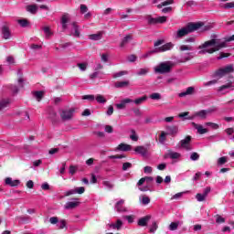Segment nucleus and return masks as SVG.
Masks as SVG:
<instances>
[{"label": "nucleus", "instance_id": "nucleus-1", "mask_svg": "<svg viewBox=\"0 0 234 234\" xmlns=\"http://www.w3.org/2000/svg\"><path fill=\"white\" fill-rule=\"evenodd\" d=\"M229 41H234V35L231 37H225V41L220 42V39L212 38L210 40L206 41L205 43L198 46V54H214V52H218V50L222 48H226V43H229Z\"/></svg>", "mask_w": 234, "mask_h": 234}, {"label": "nucleus", "instance_id": "nucleus-2", "mask_svg": "<svg viewBox=\"0 0 234 234\" xmlns=\"http://www.w3.org/2000/svg\"><path fill=\"white\" fill-rule=\"evenodd\" d=\"M211 27L205 26L204 22H189L186 27L177 30L176 37L181 39V37H185L189 34H193V32H197V30H200L201 32H206V30H209Z\"/></svg>", "mask_w": 234, "mask_h": 234}, {"label": "nucleus", "instance_id": "nucleus-3", "mask_svg": "<svg viewBox=\"0 0 234 234\" xmlns=\"http://www.w3.org/2000/svg\"><path fill=\"white\" fill-rule=\"evenodd\" d=\"M164 43H165V40L164 39H158L157 41H155L154 43V50L150 51V54L167 52L168 50H171L175 47V44L172 42H168L165 45ZM160 45H163V46L160 47Z\"/></svg>", "mask_w": 234, "mask_h": 234}, {"label": "nucleus", "instance_id": "nucleus-4", "mask_svg": "<svg viewBox=\"0 0 234 234\" xmlns=\"http://www.w3.org/2000/svg\"><path fill=\"white\" fill-rule=\"evenodd\" d=\"M175 67V64L171 62H162L154 69V72L157 74H169L171 69Z\"/></svg>", "mask_w": 234, "mask_h": 234}, {"label": "nucleus", "instance_id": "nucleus-5", "mask_svg": "<svg viewBox=\"0 0 234 234\" xmlns=\"http://www.w3.org/2000/svg\"><path fill=\"white\" fill-rule=\"evenodd\" d=\"M234 72V67L233 64H229L225 66L224 68H220L218 70L214 72V78H224L226 74H231Z\"/></svg>", "mask_w": 234, "mask_h": 234}, {"label": "nucleus", "instance_id": "nucleus-6", "mask_svg": "<svg viewBox=\"0 0 234 234\" xmlns=\"http://www.w3.org/2000/svg\"><path fill=\"white\" fill-rule=\"evenodd\" d=\"M164 23H167V16L148 17V25H164Z\"/></svg>", "mask_w": 234, "mask_h": 234}, {"label": "nucleus", "instance_id": "nucleus-7", "mask_svg": "<svg viewBox=\"0 0 234 234\" xmlns=\"http://www.w3.org/2000/svg\"><path fill=\"white\" fill-rule=\"evenodd\" d=\"M74 108H71L69 110H63L60 113V118L64 122H67L69 120H72V116H74Z\"/></svg>", "mask_w": 234, "mask_h": 234}, {"label": "nucleus", "instance_id": "nucleus-8", "mask_svg": "<svg viewBox=\"0 0 234 234\" xmlns=\"http://www.w3.org/2000/svg\"><path fill=\"white\" fill-rule=\"evenodd\" d=\"M181 147L186 149V151H191L193 147H191V135H187L185 139L180 142Z\"/></svg>", "mask_w": 234, "mask_h": 234}, {"label": "nucleus", "instance_id": "nucleus-9", "mask_svg": "<svg viewBox=\"0 0 234 234\" xmlns=\"http://www.w3.org/2000/svg\"><path fill=\"white\" fill-rule=\"evenodd\" d=\"M5 184L6 186H10V187H17L21 184V181L18 179L12 180V177H7L5 178Z\"/></svg>", "mask_w": 234, "mask_h": 234}, {"label": "nucleus", "instance_id": "nucleus-10", "mask_svg": "<svg viewBox=\"0 0 234 234\" xmlns=\"http://www.w3.org/2000/svg\"><path fill=\"white\" fill-rule=\"evenodd\" d=\"M127 103H133V100L126 98V99L121 101V103L115 104V106L117 107V109L122 110V109H125V107H127Z\"/></svg>", "mask_w": 234, "mask_h": 234}, {"label": "nucleus", "instance_id": "nucleus-11", "mask_svg": "<svg viewBox=\"0 0 234 234\" xmlns=\"http://www.w3.org/2000/svg\"><path fill=\"white\" fill-rule=\"evenodd\" d=\"M2 34H3V37L5 39H10L12 34L10 32V27H8V26H3L2 27Z\"/></svg>", "mask_w": 234, "mask_h": 234}, {"label": "nucleus", "instance_id": "nucleus-12", "mask_svg": "<svg viewBox=\"0 0 234 234\" xmlns=\"http://www.w3.org/2000/svg\"><path fill=\"white\" fill-rule=\"evenodd\" d=\"M134 151L135 153H138V154H142V156H146L149 149H147L145 146H136Z\"/></svg>", "mask_w": 234, "mask_h": 234}, {"label": "nucleus", "instance_id": "nucleus-13", "mask_svg": "<svg viewBox=\"0 0 234 234\" xmlns=\"http://www.w3.org/2000/svg\"><path fill=\"white\" fill-rule=\"evenodd\" d=\"M207 114H211L210 110H201L196 113V116H198L201 120H206V118H207Z\"/></svg>", "mask_w": 234, "mask_h": 234}, {"label": "nucleus", "instance_id": "nucleus-14", "mask_svg": "<svg viewBox=\"0 0 234 234\" xmlns=\"http://www.w3.org/2000/svg\"><path fill=\"white\" fill-rule=\"evenodd\" d=\"M131 41H133V35H126V36L122 38V42H121V44H120V47H121L122 48H123V47H125L128 43H131Z\"/></svg>", "mask_w": 234, "mask_h": 234}, {"label": "nucleus", "instance_id": "nucleus-15", "mask_svg": "<svg viewBox=\"0 0 234 234\" xmlns=\"http://www.w3.org/2000/svg\"><path fill=\"white\" fill-rule=\"evenodd\" d=\"M192 125H193V127H195V129H197V131L199 134H206V133H207V129L204 128L200 124H197L196 122H192Z\"/></svg>", "mask_w": 234, "mask_h": 234}, {"label": "nucleus", "instance_id": "nucleus-16", "mask_svg": "<svg viewBox=\"0 0 234 234\" xmlns=\"http://www.w3.org/2000/svg\"><path fill=\"white\" fill-rule=\"evenodd\" d=\"M123 204H125V200L123 199H121L116 203L115 209H117L119 213L125 211V207H123Z\"/></svg>", "mask_w": 234, "mask_h": 234}, {"label": "nucleus", "instance_id": "nucleus-17", "mask_svg": "<svg viewBox=\"0 0 234 234\" xmlns=\"http://www.w3.org/2000/svg\"><path fill=\"white\" fill-rule=\"evenodd\" d=\"M131 149H133V146H131V144H123V143L120 144L117 146L118 151L127 152V151H131Z\"/></svg>", "mask_w": 234, "mask_h": 234}, {"label": "nucleus", "instance_id": "nucleus-18", "mask_svg": "<svg viewBox=\"0 0 234 234\" xmlns=\"http://www.w3.org/2000/svg\"><path fill=\"white\" fill-rule=\"evenodd\" d=\"M151 220V216H145L138 220V226L145 227L147 223Z\"/></svg>", "mask_w": 234, "mask_h": 234}, {"label": "nucleus", "instance_id": "nucleus-19", "mask_svg": "<svg viewBox=\"0 0 234 234\" xmlns=\"http://www.w3.org/2000/svg\"><path fill=\"white\" fill-rule=\"evenodd\" d=\"M101 37H103L102 32L91 34L89 36V39H91L92 41H100V39H101Z\"/></svg>", "mask_w": 234, "mask_h": 234}, {"label": "nucleus", "instance_id": "nucleus-20", "mask_svg": "<svg viewBox=\"0 0 234 234\" xmlns=\"http://www.w3.org/2000/svg\"><path fill=\"white\" fill-rule=\"evenodd\" d=\"M195 92V87H188L186 91L179 93L180 98H184V96H189Z\"/></svg>", "mask_w": 234, "mask_h": 234}, {"label": "nucleus", "instance_id": "nucleus-21", "mask_svg": "<svg viewBox=\"0 0 234 234\" xmlns=\"http://www.w3.org/2000/svg\"><path fill=\"white\" fill-rule=\"evenodd\" d=\"M10 105V99H3L0 101V111H5Z\"/></svg>", "mask_w": 234, "mask_h": 234}, {"label": "nucleus", "instance_id": "nucleus-22", "mask_svg": "<svg viewBox=\"0 0 234 234\" xmlns=\"http://www.w3.org/2000/svg\"><path fill=\"white\" fill-rule=\"evenodd\" d=\"M27 12L36 15L37 14V5H29L26 7Z\"/></svg>", "mask_w": 234, "mask_h": 234}, {"label": "nucleus", "instance_id": "nucleus-23", "mask_svg": "<svg viewBox=\"0 0 234 234\" xmlns=\"http://www.w3.org/2000/svg\"><path fill=\"white\" fill-rule=\"evenodd\" d=\"M122 226H123V221H122V219H117L116 224L112 223L109 225V227L113 229H122Z\"/></svg>", "mask_w": 234, "mask_h": 234}, {"label": "nucleus", "instance_id": "nucleus-24", "mask_svg": "<svg viewBox=\"0 0 234 234\" xmlns=\"http://www.w3.org/2000/svg\"><path fill=\"white\" fill-rule=\"evenodd\" d=\"M80 206V202H67L65 205V209H74L75 207H78Z\"/></svg>", "mask_w": 234, "mask_h": 234}, {"label": "nucleus", "instance_id": "nucleus-25", "mask_svg": "<svg viewBox=\"0 0 234 234\" xmlns=\"http://www.w3.org/2000/svg\"><path fill=\"white\" fill-rule=\"evenodd\" d=\"M18 25L22 27V28H27V27H30V22L27 18L18 19L17 20Z\"/></svg>", "mask_w": 234, "mask_h": 234}, {"label": "nucleus", "instance_id": "nucleus-26", "mask_svg": "<svg viewBox=\"0 0 234 234\" xmlns=\"http://www.w3.org/2000/svg\"><path fill=\"white\" fill-rule=\"evenodd\" d=\"M33 96L34 98H36L37 101H40L41 100H43V97L45 96V91H34Z\"/></svg>", "mask_w": 234, "mask_h": 234}, {"label": "nucleus", "instance_id": "nucleus-27", "mask_svg": "<svg viewBox=\"0 0 234 234\" xmlns=\"http://www.w3.org/2000/svg\"><path fill=\"white\" fill-rule=\"evenodd\" d=\"M115 87L116 89H123V87H129V81L128 80L117 81L115 82Z\"/></svg>", "mask_w": 234, "mask_h": 234}, {"label": "nucleus", "instance_id": "nucleus-28", "mask_svg": "<svg viewBox=\"0 0 234 234\" xmlns=\"http://www.w3.org/2000/svg\"><path fill=\"white\" fill-rule=\"evenodd\" d=\"M233 82L229 80L227 84H224L218 88V90L222 92V90H226V89H232Z\"/></svg>", "mask_w": 234, "mask_h": 234}, {"label": "nucleus", "instance_id": "nucleus-29", "mask_svg": "<svg viewBox=\"0 0 234 234\" xmlns=\"http://www.w3.org/2000/svg\"><path fill=\"white\" fill-rule=\"evenodd\" d=\"M144 101H147V97L146 95L141 97V98H138V99H135L133 101V102L135 103V105H142V103H144Z\"/></svg>", "mask_w": 234, "mask_h": 234}, {"label": "nucleus", "instance_id": "nucleus-30", "mask_svg": "<svg viewBox=\"0 0 234 234\" xmlns=\"http://www.w3.org/2000/svg\"><path fill=\"white\" fill-rule=\"evenodd\" d=\"M97 103H107V99L101 94H98L95 98Z\"/></svg>", "mask_w": 234, "mask_h": 234}, {"label": "nucleus", "instance_id": "nucleus-31", "mask_svg": "<svg viewBox=\"0 0 234 234\" xmlns=\"http://www.w3.org/2000/svg\"><path fill=\"white\" fill-rule=\"evenodd\" d=\"M178 226H180V221L172 222V223L169 225V229H170V231H176V229H178Z\"/></svg>", "mask_w": 234, "mask_h": 234}, {"label": "nucleus", "instance_id": "nucleus-32", "mask_svg": "<svg viewBox=\"0 0 234 234\" xmlns=\"http://www.w3.org/2000/svg\"><path fill=\"white\" fill-rule=\"evenodd\" d=\"M215 218H216V223L217 224H224V222H226V218H224L222 216L217 214L215 216Z\"/></svg>", "mask_w": 234, "mask_h": 234}, {"label": "nucleus", "instance_id": "nucleus-33", "mask_svg": "<svg viewBox=\"0 0 234 234\" xmlns=\"http://www.w3.org/2000/svg\"><path fill=\"white\" fill-rule=\"evenodd\" d=\"M173 3H175V0H166V1L163 2L162 4H159L157 5V8H162L163 6H167L169 5H173Z\"/></svg>", "mask_w": 234, "mask_h": 234}, {"label": "nucleus", "instance_id": "nucleus-34", "mask_svg": "<svg viewBox=\"0 0 234 234\" xmlns=\"http://www.w3.org/2000/svg\"><path fill=\"white\" fill-rule=\"evenodd\" d=\"M168 156L172 159V160H176L178 158H180V154L176 153V152H170L168 154Z\"/></svg>", "mask_w": 234, "mask_h": 234}, {"label": "nucleus", "instance_id": "nucleus-35", "mask_svg": "<svg viewBox=\"0 0 234 234\" xmlns=\"http://www.w3.org/2000/svg\"><path fill=\"white\" fill-rule=\"evenodd\" d=\"M149 74V69H141L137 72V76H147Z\"/></svg>", "mask_w": 234, "mask_h": 234}, {"label": "nucleus", "instance_id": "nucleus-36", "mask_svg": "<svg viewBox=\"0 0 234 234\" xmlns=\"http://www.w3.org/2000/svg\"><path fill=\"white\" fill-rule=\"evenodd\" d=\"M200 158V154H198V153L194 152L191 154L190 155V160H192V162H197V160H198Z\"/></svg>", "mask_w": 234, "mask_h": 234}, {"label": "nucleus", "instance_id": "nucleus-37", "mask_svg": "<svg viewBox=\"0 0 234 234\" xmlns=\"http://www.w3.org/2000/svg\"><path fill=\"white\" fill-rule=\"evenodd\" d=\"M167 129L170 134H176L178 133V126H170Z\"/></svg>", "mask_w": 234, "mask_h": 234}, {"label": "nucleus", "instance_id": "nucleus-38", "mask_svg": "<svg viewBox=\"0 0 234 234\" xmlns=\"http://www.w3.org/2000/svg\"><path fill=\"white\" fill-rule=\"evenodd\" d=\"M132 134L130 135L133 142H138V136L136 135V131L134 129L131 130Z\"/></svg>", "mask_w": 234, "mask_h": 234}, {"label": "nucleus", "instance_id": "nucleus-39", "mask_svg": "<svg viewBox=\"0 0 234 234\" xmlns=\"http://www.w3.org/2000/svg\"><path fill=\"white\" fill-rule=\"evenodd\" d=\"M196 198H197V202H204V200H206L207 197H205L204 194L197 193L196 195Z\"/></svg>", "mask_w": 234, "mask_h": 234}, {"label": "nucleus", "instance_id": "nucleus-40", "mask_svg": "<svg viewBox=\"0 0 234 234\" xmlns=\"http://www.w3.org/2000/svg\"><path fill=\"white\" fill-rule=\"evenodd\" d=\"M142 204H144V206H147V204H151V198H149V197L147 196H143Z\"/></svg>", "mask_w": 234, "mask_h": 234}, {"label": "nucleus", "instance_id": "nucleus-41", "mask_svg": "<svg viewBox=\"0 0 234 234\" xmlns=\"http://www.w3.org/2000/svg\"><path fill=\"white\" fill-rule=\"evenodd\" d=\"M133 167V164L130 162H126L122 164V171H127Z\"/></svg>", "mask_w": 234, "mask_h": 234}, {"label": "nucleus", "instance_id": "nucleus-42", "mask_svg": "<svg viewBox=\"0 0 234 234\" xmlns=\"http://www.w3.org/2000/svg\"><path fill=\"white\" fill-rule=\"evenodd\" d=\"M156 229H158V224L156 221H154L150 228V233H155Z\"/></svg>", "mask_w": 234, "mask_h": 234}, {"label": "nucleus", "instance_id": "nucleus-43", "mask_svg": "<svg viewBox=\"0 0 234 234\" xmlns=\"http://www.w3.org/2000/svg\"><path fill=\"white\" fill-rule=\"evenodd\" d=\"M124 154H115V155H110L109 158L110 160H116V159H122V158H126Z\"/></svg>", "mask_w": 234, "mask_h": 234}, {"label": "nucleus", "instance_id": "nucleus-44", "mask_svg": "<svg viewBox=\"0 0 234 234\" xmlns=\"http://www.w3.org/2000/svg\"><path fill=\"white\" fill-rule=\"evenodd\" d=\"M223 8L225 10H229L231 8H234V2H229V3H226L224 5H223Z\"/></svg>", "mask_w": 234, "mask_h": 234}, {"label": "nucleus", "instance_id": "nucleus-45", "mask_svg": "<svg viewBox=\"0 0 234 234\" xmlns=\"http://www.w3.org/2000/svg\"><path fill=\"white\" fill-rule=\"evenodd\" d=\"M179 50H181V52H184L185 50H193V47L187 46V45H182L180 46Z\"/></svg>", "mask_w": 234, "mask_h": 234}, {"label": "nucleus", "instance_id": "nucleus-46", "mask_svg": "<svg viewBox=\"0 0 234 234\" xmlns=\"http://www.w3.org/2000/svg\"><path fill=\"white\" fill-rule=\"evenodd\" d=\"M150 98L151 100H162V95L160 93H152Z\"/></svg>", "mask_w": 234, "mask_h": 234}, {"label": "nucleus", "instance_id": "nucleus-47", "mask_svg": "<svg viewBox=\"0 0 234 234\" xmlns=\"http://www.w3.org/2000/svg\"><path fill=\"white\" fill-rule=\"evenodd\" d=\"M44 32H45L47 37H50V36H52V31H50L49 27H45Z\"/></svg>", "mask_w": 234, "mask_h": 234}, {"label": "nucleus", "instance_id": "nucleus-48", "mask_svg": "<svg viewBox=\"0 0 234 234\" xmlns=\"http://www.w3.org/2000/svg\"><path fill=\"white\" fill-rule=\"evenodd\" d=\"M95 98L96 97L94 95H84V96H82V100H88L89 101H94Z\"/></svg>", "mask_w": 234, "mask_h": 234}, {"label": "nucleus", "instance_id": "nucleus-49", "mask_svg": "<svg viewBox=\"0 0 234 234\" xmlns=\"http://www.w3.org/2000/svg\"><path fill=\"white\" fill-rule=\"evenodd\" d=\"M89 12V7L87 5L81 4L80 5V14H87Z\"/></svg>", "mask_w": 234, "mask_h": 234}, {"label": "nucleus", "instance_id": "nucleus-50", "mask_svg": "<svg viewBox=\"0 0 234 234\" xmlns=\"http://www.w3.org/2000/svg\"><path fill=\"white\" fill-rule=\"evenodd\" d=\"M103 186H105V187H108V189H112V187H114V185L111 183V181H103Z\"/></svg>", "mask_w": 234, "mask_h": 234}, {"label": "nucleus", "instance_id": "nucleus-51", "mask_svg": "<svg viewBox=\"0 0 234 234\" xmlns=\"http://www.w3.org/2000/svg\"><path fill=\"white\" fill-rule=\"evenodd\" d=\"M226 162H228V157L223 156L218 159V164H219V165H224Z\"/></svg>", "mask_w": 234, "mask_h": 234}, {"label": "nucleus", "instance_id": "nucleus-52", "mask_svg": "<svg viewBox=\"0 0 234 234\" xmlns=\"http://www.w3.org/2000/svg\"><path fill=\"white\" fill-rule=\"evenodd\" d=\"M75 191L78 195H83V193H85V187L83 186L77 187L75 188Z\"/></svg>", "mask_w": 234, "mask_h": 234}, {"label": "nucleus", "instance_id": "nucleus-53", "mask_svg": "<svg viewBox=\"0 0 234 234\" xmlns=\"http://www.w3.org/2000/svg\"><path fill=\"white\" fill-rule=\"evenodd\" d=\"M67 228V221L65 219H61L59 221V229H65Z\"/></svg>", "mask_w": 234, "mask_h": 234}, {"label": "nucleus", "instance_id": "nucleus-54", "mask_svg": "<svg viewBox=\"0 0 234 234\" xmlns=\"http://www.w3.org/2000/svg\"><path fill=\"white\" fill-rule=\"evenodd\" d=\"M206 125H207L208 127H211L214 130H217L219 127L218 123H214V122H207Z\"/></svg>", "mask_w": 234, "mask_h": 234}, {"label": "nucleus", "instance_id": "nucleus-55", "mask_svg": "<svg viewBox=\"0 0 234 234\" xmlns=\"http://www.w3.org/2000/svg\"><path fill=\"white\" fill-rule=\"evenodd\" d=\"M125 74H127V71H120V72H117L113 75V78L116 79V78H122V76H125Z\"/></svg>", "mask_w": 234, "mask_h": 234}, {"label": "nucleus", "instance_id": "nucleus-56", "mask_svg": "<svg viewBox=\"0 0 234 234\" xmlns=\"http://www.w3.org/2000/svg\"><path fill=\"white\" fill-rule=\"evenodd\" d=\"M163 14H171L173 12V7L168 6L162 9Z\"/></svg>", "mask_w": 234, "mask_h": 234}, {"label": "nucleus", "instance_id": "nucleus-57", "mask_svg": "<svg viewBox=\"0 0 234 234\" xmlns=\"http://www.w3.org/2000/svg\"><path fill=\"white\" fill-rule=\"evenodd\" d=\"M217 83H218V80H209V81L204 83V86H205V87H209V86L215 85V84H217Z\"/></svg>", "mask_w": 234, "mask_h": 234}, {"label": "nucleus", "instance_id": "nucleus-58", "mask_svg": "<svg viewBox=\"0 0 234 234\" xmlns=\"http://www.w3.org/2000/svg\"><path fill=\"white\" fill-rule=\"evenodd\" d=\"M229 56H231V54L221 52L219 54V57H218V59H223V58H229Z\"/></svg>", "mask_w": 234, "mask_h": 234}, {"label": "nucleus", "instance_id": "nucleus-59", "mask_svg": "<svg viewBox=\"0 0 234 234\" xmlns=\"http://www.w3.org/2000/svg\"><path fill=\"white\" fill-rule=\"evenodd\" d=\"M114 129L112 128V126L111 125H106L105 126V133H108L109 134H111L112 133H113Z\"/></svg>", "mask_w": 234, "mask_h": 234}, {"label": "nucleus", "instance_id": "nucleus-60", "mask_svg": "<svg viewBox=\"0 0 234 234\" xmlns=\"http://www.w3.org/2000/svg\"><path fill=\"white\" fill-rule=\"evenodd\" d=\"M49 222L50 224H58V222H59V219L58 218V217H52L49 218Z\"/></svg>", "mask_w": 234, "mask_h": 234}, {"label": "nucleus", "instance_id": "nucleus-61", "mask_svg": "<svg viewBox=\"0 0 234 234\" xmlns=\"http://www.w3.org/2000/svg\"><path fill=\"white\" fill-rule=\"evenodd\" d=\"M70 195H76V189H70L67 192H65V197H70Z\"/></svg>", "mask_w": 234, "mask_h": 234}, {"label": "nucleus", "instance_id": "nucleus-62", "mask_svg": "<svg viewBox=\"0 0 234 234\" xmlns=\"http://www.w3.org/2000/svg\"><path fill=\"white\" fill-rule=\"evenodd\" d=\"M23 74L20 73V77L18 78V85L19 87H24L23 83H25V80L23 79Z\"/></svg>", "mask_w": 234, "mask_h": 234}, {"label": "nucleus", "instance_id": "nucleus-63", "mask_svg": "<svg viewBox=\"0 0 234 234\" xmlns=\"http://www.w3.org/2000/svg\"><path fill=\"white\" fill-rule=\"evenodd\" d=\"M76 171H78V168H76V166H74V165H70V166H69V173H70L72 176L76 175Z\"/></svg>", "mask_w": 234, "mask_h": 234}, {"label": "nucleus", "instance_id": "nucleus-64", "mask_svg": "<svg viewBox=\"0 0 234 234\" xmlns=\"http://www.w3.org/2000/svg\"><path fill=\"white\" fill-rule=\"evenodd\" d=\"M225 133L229 135V136H231V134H233L234 133V129L233 128H227L225 130Z\"/></svg>", "mask_w": 234, "mask_h": 234}]
</instances>
